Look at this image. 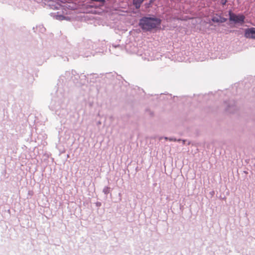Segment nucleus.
Listing matches in <instances>:
<instances>
[{
	"mask_svg": "<svg viewBox=\"0 0 255 255\" xmlns=\"http://www.w3.org/2000/svg\"><path fill=\"white\" fill-rule=\"evenodd\" d=\"M161 24V20L157 18L143 17L139 22V25L145 31L151 30Z\"/></svg>",
	"mask_w": 255,
	"mask_h": 255,
	"instance_id": "1",
	"label": "nucleus"
},
{
	"mask_svg": "<svg viewBox=\"0 0 255 255\" xmlns=\"http://www.w3.org/2000/svg\"><path fill=\"white\" fill-rule=\"evenodd\" d=\"M229 19L231 21H233L236 24H240L242 25L244 24L245 19V16L243 14H236L233 13L231 11H229Z\"/></svg>",
	"mask_w": 255,
	"mask_h": 255,
	"instance_id": "2",
	"label": "nucleus"
},
{
	"mask_svg": "<svg viewBox=\"0 0 255 255\" xmlns=\"http://www.w3.org/2000/svg\"><path fill=\"white\" fill-rule=\"evenodd\" d=\"M245 36L247 38L255 39V27L246 29L245 31Z\"/></svg>",
	"mask_w": 255,
	"mask_h": 255,
	"instance_id": "3",
	"label": "nucleus"
},
{
	"mask_svg": "<svg viewBox=\"0 0 255 255\" xmlns=\"http://www.w3.org/2000/svg\"><path fill=\"white\" fill-rule=\"evenodd\" d=\"M212 20L214 22L223 23L227 21V19L221 16L216 15L213 17Z\"/></svg>",
	"mask_w": 255,
	"mask_h": 255,
	"instance_id": "4",
	"label": "nucleus"
},
{
	"mask_svg": "<svg viewBox=\"0 0 255 255\" xmlns=\"http://www.w3.org/2000/svg\"><path fill=\"white\" fill-rule=\"evenodd\" d=\"M144 0H132V3L136 9H139Z\"/></svg>",
	"mask_w": 255,
	"mask_h": 255,
	"instance_id": "5",
	"label": "nucleus"
},
{
	"mask_svg": "<svg viewBox=\"0 0 255 255\" xmlns=\"http://www.w3.org/2000/svg\"><path fill=\"white\" fill-rule=\"evenodd\" d=\"M92 1H96V2H100L103 3V4L105 2V0H91Z\"/></svg>",
	"mask_w": 255,
	"mask_h": 255,
	"instance_id": "6",
	"label": "nucleus"
},
{
	"mask_svg": "<svg viewBox=\"0 0 255 255\" xmlns=\"http://www.w3.org/2000/svg\"><path fill=\"white\" fill-rule=\"evenodd\" d=\"M154 0H150V2L147 4L146 7H149V5L151 3H152L154 1Z\"/></svg>",
	"mask_w": 255,
	"mask_h": 255,
	"instance_id": "7",
	"label": "nucleus"
},
{
	"mask_svg": "<svg viewBox=\"0 0 255 255\" xmlns=\"http://www.w3.org/2000/svg\"><path fill=\"white\" fill-rule=\"evenodd\" d=\"M221 2L223 5H225L227 2V0H222Z\"/></svg>",
	"mask_w": 255,
	"mask_h": 255,
	"instance_id": "8",
	"label": "nucleus"
}]
</instances>
